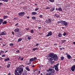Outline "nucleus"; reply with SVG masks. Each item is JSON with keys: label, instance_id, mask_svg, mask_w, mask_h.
<instances>
[{"label": "nucleus", "instance_id": "obj_1", "mask_svg": "<svg viewBox=\"0 0 75 75\" xmlns=\"http://www.w3.org/2000/svg\"><path fill=\"white\" fill-rule=\"evenodd\" d=\"M24 65H21L16 68L14 72L15 75H22V73L24 70Z\"/></svg>", "mask_w": 75, "mask_h": 75}, {"label": "nucleus", "instance_id": "obj_2", "mask_svg": "<svg viewBox=\"0 0 75 75\" xmlns=\"http://www.w3.org/2000/svg\"><path fill=\"white\" fill-rule=\"evenodd\" d=\"M47 57L49 58H53L54 61H58V56L57 54H53L52 53H51L47 55Z\"/></svg>", "mask_w": 75, "mask_h": 75}, {"label": "nucleus", "instance_id": "obj_3", "mask_svg": "<svg viewBox=\"0 0 75 75\" xmlns=\"http://www.w3.org/2000/svg\"><path fill=\"white\" fill-rule=\"evenodd\" d=\"M46 71L47 72H50L47 73H46V75H54L55 74V70L54 69H52V68H50L49 69H47Z\"/></svg>", "mask_w": 75, "mask_h": 75}, {"label": "nucleus", "instance_id": "obj_4", "mask_svg": "<svg viewBox=\"0 0 75 75\" xmlns=\"http://www.w3.org/2000/svg\"><path fill=\"white\" fill-rule=\"evenodd\" d=\"M59 65V63H58L56 65L54 66L55 69L57 71H59V69H58V66Z\"/></svg>", "mask_w": 75, "mask_h": 75}, {"label": "nucleus", "instance_id": "obj_5", "mask_svg": "<svg viewBox=\"0 0 75 75\" xmlns=\"http://www.w3.org/2000/svg\"><path fill=\"white\" fill-rule=\"evenodd\" d=\"M62 25H65V27H67V26H68V22L64 21H62Z\"/></svg>", "mask_w": 75, "mask_h": 75}, {"label": "nucleus", "instance_id": "obj_6", "mask_svg": "<svg viewBox=\"0 0 75 75\" xmlns=\"http://www.w3.org/2000/svg\"><path fill=\"white\" fill-rule=\"evenodd\" d=\"M24 14H25L24 12H22L20 13H18V15L19 17H23L24 15Z\"/></svg>", "mask_w": 75, "mask_h": 75}, {"label": "nucleus", "instance_id": "obj_7", "mask_svg": "<svg viewBox=\"0 0 75 75\" xmlns=\"http://www.w3.org/2000/svg\"><path fill=\"white\" fill-rule=\"evenodd\" d=\"M51 20L50 19H48V20H46L45 21V23H47V24H50L51 23Z\"/></svg>", "mask_w": 75, "mask_h": 75}, {"label": "nucleus", "instance_id": "obj_8", "mask_svg": "<svg viewBox=\"0 0 75 75\" xmlns=\"http://www.w3.org/2000/svg\"><path fill=\"white\" fill-rule=\"evenodd\" d=\"M52 33L51 32V31H50L48 33V34H47V35H46V36L47 37H49V36H51L52 35Z\"/></svg>", "mask_w": 75, "mask_h": 75}, {"label": "nucleus", "instance_id": "obj_9", "mask_svg": "<svg viewBox=\"0 0 75 75\" xmlns=\"http://www.w3.org/2000/svg\"><path fill=\"white\" fill-rule=\"evenodd\" d=\"M26 38H27L28 40H31V36L29 35H27L26 36Z\"/></svg>", "mask_w": 75, "mask_h": 75}, {"label": "nucleus", "instance_id": "obj_10", "mask_svg": "<svg viewBox=\"0 0 75 75\" xmlns=\"http://www.w3.org/2000/svg\"><path fill=\"white\" fill-rule=\"evenodd\" d=\"M49 59H48V60H49V61H50V62H51V64H53V63H54V62L52 61H53V59H52L51 58V57H49Z\"/></svg>", "mask_w": 75, "mask_h": 75}, {"label": "nucleus", "instance_id": "obj_11", "mask_svg": "<svg viewBox=\"0 0 75 75\" xmlns=\"http://www.w3.org/2000/svg\"><path fill=\"white\" fill-rule=\"evenodd\" d=\"M19 30H20V29H19V28H17L15 29L14 30V31L15 33H18V32H19Z\"/></svg>", "mask_w": 75, "mask_h": 75}, {"label": "nucleus", "instance_id": "obj_12", "mask_svg": "<svg viewBox=\"0 0 75 75\" xmlns=\"http://www.w3.org/2000/svg\"><path fill=\"white\" fill-rule=\"evenodd\" d=\"M11 62H9L8 63V64L7 65V68H10V65L11 64Z\"/></svg>", "mask_w": 75, "mask_h": 75}, {"label": "nucleus", "instance_id": "obj_13", "mask_svg": "<svg viewBox=\"0 0 75 75\" xmlns=\"http://www.w3.org/2000/svg\"><path fill=\"white\" fill-rule=\"evenodd\" d=\"M5 32V33H4ZM4 32H1V33L0 34V35H6V31Z\"/></svg>", "mask_w": 75, "mask_h": 75}, {"label": "nucleus", "instance_id": "obj_14", "mask_svg": "<svg viewBox=\"0 0 75 75\" xmlns=\"http://www.w3.org/2000/svg\"><path fill=\"white\" fill-rule=\"evenodd\" d=\"M75 67L74 66V65L72 66L71 68V70L73 71H75Z\"/></svg>", "mask_w": 75, "mask_h": 75}, {"label": "nucleus", "instance_id": "obj_15", "mask_svg": "<svg viewBox=\"0 0 75 75\" xmlns=\"http://www.w3.org/2000/svg\"><path fill=\"white\" fill-rule=\"evenodd\" d=\"M25 69L28 71H30V69H29V67L28 66L26 67L25 68Z\"/></svg>", "mask_w": 75, "mask_h": 75}, {"label": "nucleus", "instance_id": "obj_16", "mask_svg": "<svg viewBox=\"0 0 75 75\" xmlns=\"http://www.w3.org/2000/svg\"><path fill=\"white\" fill-rule=\"evenodd\" d=\"M34 61V58H32L30 59L29 60V62H33V61Z\"/></svg>", "mask_w": 75, "mask_h": 75}, {"label": "nucleus", "instance_id": "obj_17", "mask_svg": "<svg viewBox=\"0 0 75 75\" xmlns=\"http://www.w3.org/2000/svg\"><path fill=\"white\" fill-rule=\"evenodd\" d=\"M27 73L25 71H24L22 73V75H27Z\"/></svg>", "mask_w": 75, "mask_h": 75}, {"label": "nucleus", "instance_id": "obj_18", "mask_svg": "<svg viewBox=\"0 0 75 75\" xmlns=\"http://www.w3.org/2000/svg\"><path fill=\"white\" fill-rule=\"evenodd\" d=\"M10 60V58H7L6 59H5L4 60V61H5V62H6V61H9Z\"/></svg>", "mask_w": 75, "mask_h": 75}, {"label": "nucleus", "instance_id": "obj_19", "mask_svg": "<svg viewBox=\"0 0 75 75\" xmlns=\"http://www.w3.org/2000/svg\"><path fill=\"white\" fill-rule=\"evenodd\" d=\"M67 57L69 59H70V58H71V56H70L69 54H68V55H67Z\"/></svg>", "mask_w": 75, "mask_h": 75}, {"label": "nucleus", "instance_id": "obj_20", "mask_svg": "<svg viewBox=\"0 0 75 75\" xmlns=\"http://www.w3.org/2000/svg\"><path fill=\"white\" fill-rule=\"evenodd\" d=\"M7 23V21H4L2 22V25H4V24H6Z\"/></svg>", "mask_w": 75, "mask_h": 75}, {"label": "nucleus", "instance_id": "obj_21", "mask_svg": "<svg viewBox=\"0 0 75 75\" xmlns=\"http://www.w3.org/2000/svg\"><path fill=\"white\" fill-rule=\"evenodd\" d=\"M32 14L33 15H36V14H37V13L35 12H32Z\"/></svg>", "mask_w": 75, "mask_h": 75}, {"label": "nucleus", "instance_id": "obj_22", "mask_svg": "<svg viewBox=\"0 0 75 75\" xmlns=\"http://www.w3.org/2000/svg\"><path fill=\"white\" fill-rule=\"evenodd\" d=\"M58 10H59V11H62V8L60 7L58 8Z\"/></svg>", "mask_w": 75, "mask_h": 75}, {"label": "nucleus", "instance_id": "obj_23", "mask_svg": "<svg viewBox=\"0 0 75 75\" xmlns=\"http://www.w3.org/2000/svg\"><path fill=\"white\" fill-rule=\"evenodd\" d=\"M8 18V16H3V20H4V19H6V18Z\"/></svg>", "mask_w": 75, "mask_h": 75}, {"label": "nucleus", "instance_id": "obj_24", "mask_svg": "<svg viewBox=\"0 0 75 75\" xmlns=\"http://www.w3.org/2000/svg\"><path fill=\"white\" fill-rule=\"evenodd\" d=\"M22 40V38H19L18 39V42H20V41H21V40Z\"/></svg>", "mask_w": 75, "mask_h": 75}, {"label": "nucleus", "instance_id": "obj_25", "mask_svg": "<svg viewBox=\"0 0 75 75\" xmlns=\"http://www.w3.org/2000/svg\"><path fill=\"white\" fill-rule=\"evenodd\" d=\"M54 10H55V8H52L50 9V10L51 11H54Z\"/></svg>", "mask_w": 75, "mask_h": 75}, {"label": "nucleus", "instance_id": "obj_26", "mask_svg": "<svg viewBox=\"0 0 75 75\" xmlns=\"http://www.w3.org/2000/svg\"><path fill=\"white\" fill-rule=\"evenodd\" d=\"M62 21H58L57 22L58 24H60V23L61 24H62Z\"/></svg>", "mask_w": 75, "mask_h": 75}, {"label": "nucleus", "instance_id": "obj_27", "mask_svg": "<svg viewBox=\"0 0 75 75\" xmlns=\"http://www.w3.org/2000/svg\"><path fill=\"white\" fill-rule=\"evenodd\" d=\"M61 42H62V44H63L64 42H67V40H62Z\"/></svg>", "mask_w": 75, "mask_h": 75}, {"label": "nucleus", "instance_id": "obj_28", "mask_svg": "<svg viewBox=\"0 0 75 75\" xmlns=\"http://www.w3.org/2000/svg\"><path fill=\"white\" fill-rule=\"evenodd\" d=\"M0 1H4V2H8V0H0Z\"/></svg>", "mask_w": 75, "mask_h": 75}, {"label": "nucleus", "instance_id": "obj_29", "mask_svg": "<svg viewBox=\"0 0 75 75\" xmlns=\"http://www.w3.org/2000/svg\"><path fill=\"white\" fill-rule=\"evenodd\" d=\"M32 19L33 20H35V17L34 16H33L32 17Z\"/></svg>", "mask_w": 75, "mask_h": 75}, {"label": "nucleus", "instance_id": "obj_30", "mask_svg": "<svg viewBox=\"0 0 75 75\" xmlns=\"http://www.w3.org/2000/svg\"><path fill=\"white\" fill-rule=\"evenodd\" d=\"M64 59V57L62 56L60 57V59L61 60H63Z\"/></svg>", "mask_w": 75, "mask_h": 75}, {"label": "nucleus", "instance_id": "obj_31", "mask_svg": "<svg viewBox=\"0 0 75 75\" xmlns=\"http://www.w3.org/2000/svg\"><path fill=\"white\" fill-rule=\"evenodd\" d=\"M58 37H62V34H61V33H59L58 35Z\"/></svg>", "mask_w": 75, "mask_h": 75}, {"label": "nucleus", "instance_id": "obj_32", "mask_svg": "<svg viewBox=\"0 0 75 75\" xmlns=\"http://www.w3.org/2000/svg\"><path fill=\"white\" fill-rule=\"evenodd\" d=\"M3 19H0V23H3Z\"/></svg>", "mask_w": 75, "mask_h": 75}, {"label": "nucleus", "instance_id": "obj_33", "mask_svg": "<svg viewBox=\"0 0 75 75\" xmlns=\"http://www.w3.org/2000/svg\"><path fill=\"white\" fill-rule=\"evenodd\" d=\"M66 35H67V33H66L65 32H64L63 34V35H64V36H65Z\"/></svg>", "mask_w": 75, "mask_h": 75}, {"label": "nucleus", "instance_id": "obj_34", "mask_svg": "<svg viewBox=\"0 0 75 75\" xmlns=\"http://www.w3.org/2000/svg\"><path fill=\"white\" fill-rule=\"evenodd\" d=\"M37 49H38V48L37 47H36V48H33V51H35V50H36Z\"/></svg>", "mask_w": 75, "mask_h": 75}, {"label": "nucleus", "instance_id": "obj_35", "mask_svg": "<svg viewBox=\"0 0 75 75\" xmlns=\"http://www.w3.org/2000/svg\"><path fill=\"white\" fill-rule=\"evenodd\" d=\"M49 0L52 3H54V0Z\"/></svg>", "mask_w": 75, "mask_h": 75}, {"label": "nucleus", "instance_id": "obj_36", "mask_svg": "<svg viewBox=\"0 0 75 75\" xmlns=\"http://www.w3.org/2000/svg\"><path fill=\"white\" fill-rule=\"evenodd\" d=\"M31 33H34V30H33V29H32L30 31Z\"/></svg>", "mask_w": 75, "mask_h": 75}, {"label": "nucleus", "instance_id": "obj_37", "mask_svg": "<svg viewBox=\"0 0 75 75\" xmlns=\"http://www.w3.org/2000/svg\"><path fill=\"white\" fill-rule=\"evenodd\" d=\"M14 45V44L13 43H11L10 44V47H11L12 46H13Z\"/></svg>", "mask_w": 75, "mask_h": 75}, {"label": "nucleus", "instance_id": "obj_38", "mask_svg": "<svg viewBox=\"0 0 75 75\" xmlns=\"http://www.w3.org/2000/svg\"><path fill=\"white\" fill-rule=\"evenodd\" d=\"M39 17H40V18H42L43 16L41 15H40L39 16Z\"/></svg>", "mask_w": 75, "mask_h": 75}, {"label": "nucleus", "instance_id": "obj_39", "mask_svg": "<svg viewBox=\"0 0 75 75\" xmlns=\"http://www.w3.org/2000/svg\"><path fill=\"white\" fill-rule=\"evenodd\" d=\"M40 74V71H39L38 72V74H36L35 75H38V74Z\"/></svg>", "mask_w": 75, "mask_h": 75}, {"label": "nucleus", "instance_id": "obj_40", "mask_svg": "<svg viewBox=\"0 0 75 75\" xmlns=\"http://www.w3.org/2000/svg\"><path fill=\"white\" fill-rule=\"evenodd\" d=\"M37 70H38V69H36L33 70V72H35V71H37Z\"/></svg>", "mask_w": 75, "mask_h": 75}, {"label": "nucleus", "instance_id": "obj_41", "mask_svg": "<svg viewBox=\"0 0 75 75\" xmlns=\"http://www.w3.org/2000/svg\"><path fill=\"white\" fill-rule=\"evenodd\" d=\"M31 64V62H29L27 64L28 65H30V64Z\"/></svg>", "mask_w": 75, "mask_h": 75}, {"label": "nucleus", "instance_id": "obj_42", "mask_svg": "<svg viewBox=\"0 0 75 75\" xmlns=\"http://www.w3.org/2000/svg\"><path fill=\"white\" fill-rule=\"evenodd\" d=\"M0 52L1 54V53H4V52H5L4 51L1 50Z\"/></svg>", "mask_w": 75, "mask_h": 75}, {"label": "nucleus", "instance_id": "obj_43", "mask_svg": "<svg viewBox=\"0 0 75 75\" xmlns=\"http://www.w3.org/2000/svg\"><path fill=\"white\" fill-rule=\"evenodd\" d=\"M16 52H17V53H19V52H20V50H18L17 51H16Z\"/></svg>", "mask_w": 75, "mask_h": 75}, {"label": "nucleus", "instance_id": "obj_44", "mask_svg": "<svg viewBox=\"0 0 75 75\" xmlns=\"http://www.w3.org/2000/svg\"><path fill=\"white\" fill-rule=\"evenodd\" d=\"M18 24H19V23H17L15 25V27H16V26H17V25H18Z\"/></svg>", "mask_w": 75, "mask_h": 75}, {"label": "nucleus", "instance_id": "obj_45", "mask_svg": "<svg viewBox=\"0 0 75 75\" xmlns=\"http://www.w3.org/2000/svg\"><path fill=\"white\" fill-rule=\"evenodd\" d=\"M39 8H35V11H37V10H39Z\"/></svg>", "mask_w": 75, "mask_h": 75}, {"label": "nucleus", "instance_id": "obj_46", "mask_svg": "<svg viewBox=\"0 0 75 75\" xmlns=\"http://www.w3.org/2000/svg\"><path fill=\"white\" fill-rule=\"evenodd\" d=\"M51 8V7H47L46 8V9H50V8Z\"/></svg>", "mask_w": 75, "mask_h": 75}, {"label": "nucleus", "instance_id": "obj_47", "mask_svg": "<svg viewBox=\"0 0 75 75\" xmlns=\"http://www.w3.org/2000/svg\"><path fill=\"white\" fill-rule=\"evenodd\" d=\"M5 54H4V55H2L1 56V57H6V55H5Z\"/></svg>", "mask_w": 75, "mask_h": 75}, {"label": "nucleus", "instance_id": "obj_48", "mask_svg": "<svg viewBox=\"0 0 75 75\" xmlns=\"http://www.w3.org/2000/svg\"><path fill=\"white\" fill-rule=\"evenodd\" d=\"M3 4L2 3H0V7L1 6H2Z\"/></svg>", "mask_w": 75, "mask_h": 75}, {"label": "nucleus", "instance_id": "obj_49", "mask_svg": "<svg viewBox=\"0 0 75 75\" xmlns=\"http://www.w3.org/2000/svg\"><path fill=\"white\" fill-rule=\"evenodd\" d=\"M33 59L34 61L35 60V59H37V57H34V58H33Z\"/></svg>", "mask_w": 75, "mask_h": 75}, {"label": "nucleus", "instance_id": "obj_50", "mask_svg": "<svg viewBox=\"0 0 75 75\" xmlns=\"http://www.w3.org/2000/svg\"><path fill=\"white\" fill-rule=\"evenodd\" d=\"M23 59H24V57H23L21 58V60L23 61Z\"/></svg>", "mask_w": 75, "mask_h": 75}, {"label": "nucleus", "instance_id": "obj_51", "mask_svg": "<svg viewBox=\"0 0 75 75\" xmlns=\"http://www.w3.org/2000/svg\"><path fill=\"white\" fill-rule=\"evenodd\" d=\"M17 18H15L13 19V20H17Z\"/></svg>", "mask_w": 75, "mask_h": 75}, {"label": "nucleus", "instance_id": "obj_52", "mask_svg": "<svg viewBox=\"0 0 75 75\" xmlns=\"http://www.w3.org/2000/svg\"><path fill=\"white\" fill-rule=\"evenodd\" d=\"M38 2H36V3H35V6H37V5H38Z\"/></svg>", "mask_w": 75, "mask_h": 75}, {"label": "nucleus", "instance_id": "obj_53", "mask_svg": "<svg viewBox=\"0 0 75 75\" xmlns=\"http://www.w3.org/2000/svg\"><path fill=\"white\" fill-rule=\"evenodd\" d=\"M12 34H13V35H14V32H11Z\"/></svg>", "mask_w": 75, "mask_h": 75}, {"label": "nucleus", "instance_id": "obj_54", "mask_svg": "<svg viewBox=\"0 0 75 75\" xmlns=\"http://www.w3.org/2000/svg\"><path fill=\"white\" fill-rule=\"evenodd\" d=\"M26 30H27V31H28V30H29V28H26Z\"/></svg>", "mask_w": 75, "mask_h": 75}, {"label": "nucleus", "instance_id": "obj_55", "mask_svg": "<svg viewBox=\"0 0 75 75\" xmlns=\"http://www.w3.org/2000/svg\"><path fill=\"white\" fill-rule=\"evenodd\" d=\"M56 5L57 6H57V7H61V6H59V4H57Z\"/></svg>", "mask_w": 75, "mask_h": 75}, {"label": "nucleus", "instance_id": "obj_56", "mask_svg": "<svg viewBox=\"0 0 75 75\" xmlns=\"http://www.w3.org/2000/svg\"><path fill=\"white\" fill-rule=\"evenodd\" d=\"M39 44L38 43H37L36 44V46H38V45H39Z\"/></svg>", "mask_w": 75, "mask_h": 75}, {"label": "nucleus", "instance_id": "obj_57", "mask_svg": "<svg viewBox=\"0 0 75 75\" xmlns=\"http://www.w3.org/2000/svg\"><path fill=\"white\" fill-rule=\"evenodd\" d=\"M56 17L57 18H59V16H56Z\"/></svg>", "mask_w": 75, "mask_h": 75}, {"label": "nucleus", "instance_id": "obj_58", "mask_svg": "<svg viewBox=\"0 0 75 75\" xmlns=\"http://www.w3.org/2000/svg\"><path fill=\"white\" fill-rule=\"evenodd\" d=\"M59 49L60 51H61V50H62V48H60Z\"/></svg>", "mask_w": 75, "mask_h": 75}, {"label": "nucleus", "instance_id": "obj_59", "mask_svg": "<svg viewBox=\"0 0 75 75\" xmlns=\"http://www.w3.org/2000/svg\"><path fill=\"white\" fill-rule=\"evenodd\" d=\"M8 75H11V73H9L8 74Z\"/></svg>", "mask_w": 75, "mask_h": 75}, {"label": "nucleus", "instance_id": "obj_60", "mask_svg": "<svg viewBox=\"0 0 75 75\" xmlns=\"http://www.w3.org/2000/svg\"><path fill=\"white\" fill-rule=\"evenodd\" d=\"M35 67V65H33V66H32V68H33V67Z\"/></svg>", "mask_w": 75, "mask_h": 75}, {"label": "nucleus", "instance_id": "obj_61", "mask_svg": "<svg viewBox=\"0 0 75 75\" xmlns=\"http://www.w3.org/2000/svg\"><path fill=\"white\" fill-rule=\"evenodd\" d=\"M41 28V27H38V29H39V30H40V28Z\"/></svg>", "mask_w": 75, "mask_h": 75}, {"label": "nucleus", "instance_id": "obj_62", "mask_svg": "<svg viewBox=\"0 0 75 75\" xmlns=\"http://www.w3.org/2000/svg\"><path fill=\"white\" fill-rule=\"evenodd\" d=\"M48 47V45H46L45 46V47Z\"/></svg>", "mask_w": 75, "mask_h": 75}, {"label": "nucleus", "instance_id": "obj_63", "mask_svg": "<svg viewBox=\"0 0 75 75\" xmlns=\"http://www.w3.org/2000/svg\"><path fill=\"white\" fill-rule=\"evenodd\" d=\"M41 67H42V65H40L39 66V68H41Z\"/></svg>", "mask_w": 75, "mask_h": 75}, {"label": "nucleus", "instance_id": "obj_64", "mask_svg": "<svg viewBox=\"0 0 75 75\" xmlns=\"http://www.w3.org/2000/svg\"><path fill=\"white\" fill-rule=\"evenodd\" d=\"M73 44H74V45H75V42H73Z\"/></svg>", "mask_w": 75, "mask_h": 75}]
</instances>
